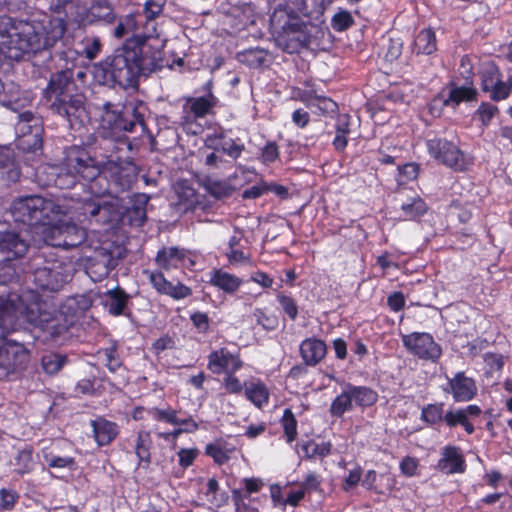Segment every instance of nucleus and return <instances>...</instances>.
Wrapping results in <instances>:
<instances>
[{"label": "nucleus", "mask_w": 512, "mask_h": 512, "mask_svg": "<svg viewBox=\"0 0 512 512\" xmlns=\"http://www.w3.org/2000/svg\"><path fill=\"white\" fill-rule=\"evenodd\" d=\"M10 210L15 221L33 228L35 243L42 241L52 247L68 249L80 245L86 238L85 230L66 221V213L52 199L38 195L19 197L12 202Z\"/></svg>", "instance_id": "1"}, {"label": "nucleus", "mask_w": 512, "mask_h": 512, "mask_svg": "<svg viewBox=\"0 0 512 512\" xmlns=\"http://www.w3.org/2000/svg\"><path fill=\"white\" fill-rule=\"evenodd\" d=\"M66 30L62 18L35 21H15L8 16L0 17V52L6 57L19 60L23 54L53 47Z\"/></svg>", "instance_id": "2"}, {"label": "nucleus", "mask_w": 512, "mask_h": 512, "mask_svg": "<svg viewBox=\"0 0 512 512\" xmlns=\"http://www.w3.org/2000/svg\"><path fill=\"white\" fill-rule=\"evenodd\" d=\"M124 164L125 161L116 153L106 156L105 161L96 162L85 150L73 148L67 153L65 163L61 168H50L51 174L55 175V178L48 180L46 184L49 185L53 181L55 186L61 189H70L75 186L79 178H82L90 182V193L98 197L107 191V187L98 188L107 182L106 176L103 177L102 174H109L111 177L117 176Z\"/></svg>", "instance_id": "3"}, {"label": "nucleus", "mask_w": 512, "mask_h": 512, "mask_svg": "<svg viewBox=\"0 0 512 512\" xmlns=\"http://www.w3.org/2000/svg\"><path fill=\"white\" fill-rule=\"evenodd\" d=\"M144 48L126 44L115 50L113 55L94 66L95 81L102 85L133 86L140 75L153 69V61L143 56Z\"/></svg>", "instance_id": "4"}, {"label": "nucleus", "mask_w": 512, "mask_h": 512, "mask_svg": "<svg viewBox=\"0 0 512 512\" xmlns=\"http://www.w3.org/2000/svg\"><path fill=\"white\" fill-rule=\"evenodd\" d=\"M74 90L72 72L61 71L52 76L47 96L52 101V107L59 115L65 117L72 127H82L90 122V117L84 106L83 96L73 94Z\"/></svg>", "instance_id": "5"}, {"label": "nucleus", "mask_w": 512, "mask_h": 512, "mask_svg": "<svg viewBox=\"0 0 512 512\" xmlns=\"http://www.w3.org/2000/svg\"><path fill=\"white\" fill-rule=\"evenodd\" d=\"M427 149L431 157L456 171H465L473 164V158L469 154L446 139L433 138L428 140Z\"/></svg>", "instance_id": "6"}, {"label": "nucleus", "mask_w": 512, "mask_h": 512, "mask_svg": "<svg viewBox=\"0 0 512 512\" xmlns=\"http://www.w3.org/2000/svg\"><path fill=\"white\" fill-rule=\"evenodd\" d=\"M306 29L307 25L299 18L288 16L282 25V34L277 39L278 45L288 53L298 51L310 42Z\"/></svg>", "instance_id": "7"}, {"label": "nucleus", "mask_w": 512, "mask_h": 512, "mask_svg": "<svg viewBox=\"0 0 512 512\" xmlns=\"http://www.w3.org/2000/svg\"><path fill=\"white\" fill-rule=\"evenodd\" d=\"M406 349L420 359L436 361L442 354L440 346L433 337L424 332H413L402 336Z\"/></svg>", "instance_id": "8"}, {"label": "nucleus", "mask_w": 512, "mask_h": 512, "mask_svg": "<svg viewBox=\"0 0 512 512\" xmlns=\"http://www.w3.org/2000/svg\"><path fill=\"white\" fill-rule=\"evenodd\" d=\"M68 275L63 273L61 263L47 262L44 266L38 267L34 272V280L42 289L52 291L58 290L64 282L67 281Z\"/></svg>", "instance_id": "9"}, {"label": "nucleus", "mask_w": 512, "mask_h": 512, "mask_svg": "<svg viewBox=\"0 0 512 512\" xmlns=\"http://www.w3.org/2000/svg\"><path fill=\"white\" fill-rule=\"evenodd\" d=\"M155 261L165 271L190 268L195 264L194 260L185 250L177 247H165L159 250Z\"/></svg>", "instance_id": "10"}, {"label": "nucleus", "mask_w": 512, "mask_h": 512, "mask_svg": "<svg viewBox=\"0 0 512 512\" xmlns=\"http://www.w3.org/2000/svg\"><path fill=\"white\" fill-rule=\"evenodd\" d=\"M28 361V353L22 344L5 341L0 345V367L9 373Z\"/></svg>", "instance_id": "11"}, {"label": "nucleus", "mask_w": 512, "mask_h": 512, "mask_svg": "<svg viewBox=\"0 0 512 512\" xmlns=\"http://www.w3.org/2000/svg\"><path fill=\"white\" fill-rule=\"evenodd\" d=\"M241 366L240 359L225 348L211 352L208 357V368L215 374L235 373Z\"/></svg>", "instance_id": "12"}, {"label": "nucleus", "mask_w": 512, "mask_h": 512, "mask_svg": "<svg viewBox=\"0 0 512 512\" xmlns=\"http://www.w3.org/2000/svg\"><path fill=\"white\" fill-rule=\"evenodd\" d=\"M16 134L19 137L30 136L32 138V146L39 148L41 146V121L33 113L29 111L22 112L18 115L16 123Z\"/></svg>", "instance_id": "13"}, {"label": "nucleus", "mask_w": 512, "mask_h": 512, "mask_svg": "<svg viewBox=\"0 0 512 512\" xmlns=\"http://www.w3.org/2000/svg\"><path fill=\"white\" fill-rule=\"evenodd\" d=\"M149 280L157 292L170 296L173 299L181 300L191 294V289L189 287L180 282L173 284L172 282L168 281L159 271L150 272Z\"/></svg>", "instance_id": "14"}, {"label": "nucleus", "mask_w": 512, "mask_h": 512, "mask_svg": "<svg viewBox=\"0 0 512 512\" xmlns=\"http://www.w3.org/2000/svg\"><path fill=\"white\" fill-rule=\"evenodd\" d=\"M448 391L456 402H466L476 395L477 387L472 378L465 376L463 372H458L449 380Z\"/></svg>", "instance_id": "15"}, {"label": "nucleus", "mask_w": 512, "mask_h": 512, "mask_svg": "<svg viewBox=\"0 0 512 512\" xmlns=\"http://www.w3.org/2000/svg\"><path fill=\"white\" fill-rule=\"evenodd\" d=\"M103 108H104V112L101 115V127L103 130H109L108 132H103L104 137L105 138L111 137V138L118 139L119 144L125 145L126 142L120 140V136L118 135V133L122 129H124L126 131H132L134 124L131 123L129 125V127L123 126L122 120L120 119L119 115L115 111L111 110L110 103H105L103 105Z\"/></svg>", "instance_id": "16"}, {"label": "nucleus", "mask_w": 512, "mask_h": 512, "mask_svg": "<svg viewBox=\"0 0 512 512\" xmlns=\"http://www.w3.org/2000/svg\"><path fill=\"white\" fill-rule=\"evenodd\" d=\"M437 467L446 474L463 473L465 471V460L457 447L446 446L442 450Z\"/></svg>", "instance_id": "17"}, {"label": "nucleus", "mask_w": 512, "mask_h": 512, "mask_svg": "<svg viewBox=\"0 0 512 512\" xmlns=\"http://www.w3.org/2000/svg\"><path fill=\"white\" fill-rule=\"evenodd\" d=\"M27 248V243L18 234L0 230V250L6 253L8 258L23 256Z\"/></svg>", "instance_id": "18"}, {"label": "nucleus", "mask_w": 512, "mask_h": 512, "mask_svg": "<svg viewBox=\"0 0 512 512\" xmlns=\"http://www.w3.org/2000/svg\"><path fill=\"white\" fill-rule=\"evenodd\" d=\"M300 353L303 361L310 366L319 363L326 355V345L322 340L308 338L302 341Z\"/></svg>", "instance_id": "19"}, {"label": "nucleus", "mask_w": 512, "mask_h": 512, "mask_svg": "<svg viewBox=\"0 0 512 512\" xmlns=\"http://www.w3.org/2000/svg\"><path fill=\"white\" fill-rule=\"evenodd\" d=\"M21 309L14 300L0 298V330L2 333L13 330L16 326Z\"/></svg>", "instance_id": "20"}, {"label": "nucleus", "mask_w": 512, "mask_h": 512, "mask_svg": "<svg viewBox=\"0 0 512 512\" xmlns=\"http://www.w3.org/2000/svg\"><path fill=\"white\" fill-rule=\"evenodd\" d=\"M210 283L227 294H233L238 291L243 281L236 275L218 269L211 273Z\"/></svg>", "instance_id": "21"}, {"label": "nucleus", "mask_w": 512, "mask_h": 512, "mask_svg": "<svg viewBox=\"0 0 512 512\" xmlns=\"http://www.w3.org/2000/svg\"><path fill=\"white\" fill-rule=\"evenodd\" d=\"M245 396L257 408H263L269 403L270 392L260 380H251L245 384Z\"/></svg>", "instance_id": "22"}, {"label": "nucleus", "mask_w": 512, "mask_h": 512, "mask_svg": "<svg viewBox=\"0 0 512 512\" xmlns=\"http://www.w3.org/2000/svg\"><path fill=\"white\" fill-rule=\"evenodd\" d=\"M128 301V295L120 288L107 290L102 296V303L109 313L119 316L123 313Z\"/></svg>", "instance_id": "23"}, {"label": "nucleus", "mask_w": 512, "mask_h": 512, "mask_svg": "<svg viewBox=\"0 0 512 512\" xmlns=\"http://www.w3.org/2000/svg\"><path fill=\"white\" fill-rule=\"evenodd\" d=\"M93 433L100 446L109 444L118 434L117 425L103 418L92 421Z\"/></svg>", "instance_id": "24"}, {"label": "nucleus", "mask_w": 512, "mask_h": 512, "mask_svg": "<svg viewBox=\"0 0 512 512\" xmlns=\"http://www.w3.org/2000/svg\"><path fill=\"white\" fill-rule=\"evenodd\" d=\"M90 22H103L110 24L115 20V13L108 0H97L93 3L88 12Z\"/></svg>", "instance_id": "25"}, {"label": "nucleus", "mask_w": 512, "mask_h": 512, "mask_svg": "<svg viewBox=\"0 0 512 512\" xmlns=\"http://www.w3.org/2000/svg\"><path fill=\"white\" fill-rule=\"evenodd\" d=\"M353 397L349 384H346L343 391L332 401L330 405V414L333 417H342L346 412L353 409Z\"/></svg>", "instance_id": "26"}, {"label": "nucleus", "mask_w": 512, "mask_h": 512, "mask_svg": "<svg viewBox=\"0 0 512 512\" xmlns=\"http://www.w3.org/2000/svg\"><path fill=\"white\" fill-rule=\"evenodd\" d=\"M81 215L95 217L100 215L103 221L112 220L110 215V206L100 200L84 199L81 205Z\"/></svg>", "instance_id": "27"}, {"label": "nucleus", "mask_w": 512, "mask_h": 512, "mask_svg": "<svg viewBox=\"0 0 512 512\" xmlns=\"http://www.w3.org/2000/svg\"><path fill=\"white\" fill-rule=\"evenodd\" d=\"M436 50L435 34L431 29L421 30L413 42V51L417 54H431Z\"/></svg>", "instance_id": "28"}, {"label": "nucleus", "mask_w": 512, "mask_h": 512, "mask_svg": "<svg viewBox=\"0 0 512 512\" xmlns=\"http://www.w3.org/2000/svg\"><path fill=\"white\" fill-rule=\"evenodd\" d=\"M401 211L404 220H413L424 215L427 206L420 197H413L401 205Z\"/></svg>", "instance_id": "29"}, {"label": "nucleus", "mask_w": 512, "mask_h": 512, "mask_svg": "<svg viewBox=\"0 0 512 512\" xmlns=\"http://www.w3.org/2000/svg\"><path fill=\"white\" fill-rule=\"evenodd\" d=\"M354 403L361 407L372 406L377 401V393L364 386L349 384Z\"/></svg>", "instance_id": "30"}, {"label": "nucleus", "mask_w": 512, "mask_h": 512, "mask_svg": "<svg viewBox=\"0 0 512 512\" xmlns=\"http://www.w3.org/2000/svg\"><path fill=\"white\" fill-rule=\"evenodd\" d=\"M475 96V90L471 87H455L450 90L449 96L443 100L446 106L456 107L463 101H470Z\"/></svg>", "instance_id": "31"}, {"label": "nucleus", "mask_w": 512, "mask_h": 512, "mask_svg": "<svg viewBox=\"0 0 512 512\" xmlns=\"http://www.w3.org/2000/svg\"><path fill=\"white\" fill-rule=\"evenodd\" d=\"M331 443L322 441L320 443H317L315 441H308L306 443H303L301 445V449L304 453V455L308 458L319 456V457H326L331 452Z\"/></svg>", "instance_id": "32"}, {"label": "nucleus", "mask_w": 512, "mask_h": 512, "mask_svg": "<svg viewBox=\"0 0 512 512\" xmlns=\"http://www.w3.org/2000/svg\"><path fill=\"white\" fill-rule=\"evenodd\" d=\"M150 445L151 437L147 431H140L137 435V441L135 445V453L139 458L140 463H149L150 461Z\"/></svg>", "instance_id": "33"}, {"label": "nucleus", "mask_w": 512, "mask_h": 512, "mask_svg": "<svg viewBox=\"0 0 512 512\" xmlns=\"http://www.w3.org/2000/svg\"><path fill=\"white\" fill-rule=\"evenodd\" d=\"M215 98L212 95H206L194 98L190 101V109L196 117L205 116L213 107Z\"/></svg>", "instance_id": "34"}, {"label": "nucleus", "mask_w": 512, "mask_h": 512, "mask_svg": "<svg viewBox=\"0 0 512 512\" xmlns=\"http://www.w3.org/2000/svg\"><path fill=\"white\" fill-rule=\"evenodd\" d=\"M499 81H501L499 70L493 64H487L482 71V89L488 92Z\"/></svg>", "instance_id": "35"}, {"label": "nucleus", "mask_w": 512, "mask_h": 512, "mask_svg": "<svg viewBox=\"0 0 512 512\" xmlns=\"http://www.w3.org/2000/svg\"><path fill=\"white\" fill-rule=\"evenodd\" d=\"M108 260L109 257L104 256L101 261L90 263L87 266V274L93 281H100L108 275L110 272V267L107 263Z\"/></svg>", "instance_id": "36"}, {"label": "nucleus", "mask_w": 512, "mask_h": 512, "mask_svg": "<svg viewBox=\"0 0 512 512\" xmlns=\"http://www.w3.org/2000/svg\"><path fill=\"white\" fill-rule=\"evenodd\" d=\"M282 426L288 443L297 437V421L290 409H285L282 417Z\"/></svg>", "instance_id": "37"}, {"label": "nucleus", "mask_w": 512, "mask_h": 512, "mask_svg": "<svg viewBox=\"0 0 512 512\" xmlns=\"http://www.w3.org/2000/svg\"><path fill=\"white\" fill-rule=\"evenodd\" d=\"M301 100L307 103L309 107H317L323 113L333 112L337 107L334 101L321 96H303L301 97Z\"/></svg>", "instance_id": "38"}, {"label": "nucleus", "mask_w": 512, "mask_h": 512, "mask_svg": "<svg viewBox=\"0 0 512 512\" xmlns=\"http://www.w3.org/2000/svg\"><path fill=\"white\" fill-rule=\"evenodd\" d=\"M64 363L65 357L60 354L48 353L42 357V368L48 374L57 373Z\"/></svg>", "instance_id": "39"}, {"label": "nucleus", "mask_w": 512, "mask_h": 512, "mask_svg": "<svg viewBox=\"0 0 512 512\" xmlns=\"http://www.w3.org/2000/svg\"><path fill=\"white\" fill-rule=\"evenodd\" d=\"M444 416L443 404H429L421 412L422 419L430 424L442 421Z\"/></svg>", "instance_id": "40"}, {"label": "nucleus", "mask_w": 512, "mask_h": 512, "mask_svg": "<svg viewBox=\"0 0 512 512\" xmlns=\"http://www.w3.org/2000/svg\"><path fill=\"white\" fill-rule=\"evenodd\" d=\"M207 144L208 146L213 147L215 150L224 151L233 158L239 157L243 150V145L235 144L232 140L225 141L221 144H216L210 135H207Z\"/></svg>", "instance_id": "41"}, {"label": "nucleus", "mask_w": 512, "mask_h": 512, "mask_svg": "<svg viewBox=\"0 0 512 512\" xmlns=\"http://www.w3.org/2000/svg\"><path fill=\"white\" fill-rule=\"evenodd\" d=\"M148 415L154 420L163 421L172 425L180 423V419L173 409L151 408L148 409Z\"/></svg>", "instance_id": "42"}, {"label": "nucleus", "mask_w": 512, "mask_h": 512, "mask_svg": "<svg viewBox=\"0 0 512 512\" xmlns=\"http://www.w3.org/2000/svg\"><path fill=\"white\" fill-rule=\"evenodd\" d=\"M419 173V167L415 163H406L398 168V175L396 180L399 185H405L410 181L417 178Z\"/></svg>", "instance_id": "43"}, {"label": "nucleus", "mask_w": 512, "mask_h": 512, "mask_svg": "<svg viewBox=\"0 0 512 512\" xmlns=\"http://www.w3.org/2000/svg\"><path fill=\"white\" fill-rule=\"evenodd\" d=\"M332 27L336 31H344L354 23L351 13L344 9H339L331 20Z\"/></svg>", "instance_id": "44"}, {"label": "nucleus", "mask_w": 512, "mask_h": 512, "mask_svg": "<svg viewBox=\"0 0 512 512\" xmlns=\"http://www.w3.org/2000/svg\"><path fill=\"white\" fill-rule=\"evenodd\" d=\"M15 468L19 474L29 472L33 468V458L30 450H21L15 458Z\"/></svg>", "instance_id": "45"}, {"label": "nucleus", "mask_w": 512, "mask_h": 512, "mask_svg": "<svg viewBox=\"0 0 512 512\" xmlns=\"http://www.w3.org/2000/svg\"><path fill=\"white\" fill-rule=\"evenodd\" d=\"M512 89V82L510 80L504 82L499 81L497 85H495L494 88H492L490 91H488L489 96L494 101H500L506 99Z\"/></svg>", "instance_id": "46"}, {"label": "nucleus", "mask_w": 512, "mask_h": 512, "mask_svg": "<svg viewBox=\"0 0 512 512\" xmlns=\"http://www.w3.org/2000/svg\"><path fill=\"white\" fill-rule=\"evenodd\" d=\"M46 463L53 468H69L72 469L75 465L73 458L56 456L51 453L44 452Z\"/></svg>", "instance_id": "47"}, {"label": "nucleus", "mask_w": 512, "mask_h": 512, "mask_svg": "<svg viewBox=\"0 0 512 512\" xmlns=\"http://www.w3.org/2000/svg\"><path fill=\"white\" fill-rule=\"evenodd\" d=\"M83 45V53L85 56L92 60L97 57V55L101 51V42L96 37H87L82 42Z\"/></svg>", "instance_id": "48"}, {"label": "nucleus", "mask_w": 512, "mask_h": 512, "mask_svg": "<svg viewBox=\"0 0 512 512\" xmlns=\"http://www.w3.org/2000/svg\"><path fill=\"white\" fill-rule=\"evenodd\" d=\"M498 112V108L490 103H483L479 106L476 114L484 126H488L493 117Z\"/></svg>", "instance_id": "49"}, {"label": "nucleus", "mask_w": 512, "mask_h": 512, "mask_svg": "<svg viewBox=\"0 0 512 512\" xmlns=\"http://www.w3.org/2000/svg\"><path fill=\"white\" fill-rule=\"evenodd\" d=\"M190 320L199 333H207L210 328V320L206 313L195 312L191 315Z\"/></svg>", "instance_id": "50"}, {"label": "nucleus", "mask_w": 512, "mask_h": 512, "mask_svg": "<svg viewBox=\"0 0 512 512\" xmlns=\"http://www.w3.org/2000/svg\"><path fill=\"white\" fill-rule=\"evenodd\" d=\"M397 481L393 474L383 473L379 475V487L376 489V493L385 494L391 492L396 487Z\"/></svg>", "instance_id": "51"}, {"label": "nucleus", "mask_w": 512, "mask_h": 512, "mask_svg": "<svg viewBox=\"0 0 512 512\" xmlns=\"http://www.w3.org/2000/svg\"><path fill=\"white\" fill-rule=\"evenodd\" d=\"M165 0H148L146 1L144 5V12L146 15V18L151 20L155 17L159 16L162 11L163 7L165 5Z\"/></svg>", "instance_id": "52"}, {"label": "nucleus", "mask_w": 512, "mask_h": 512, "mask_svg": "<svg viewBox=\"0 0 512 512\" xmlns=\"http://www.w3.org/2000/svg\"><path fill=\"white\" fill-rule=\"evenodd\" d=\"M208 190L216 198H223L230 195L232 188L227 182L211 181L208 184Z\"/></svg>", "instance_id": "53"}, {"label": "nucleus", "mask_w": 512, "mask_h": 512, "mask_svg": "<svg viewBox=\"0 0 512 512\" xmlns=\"http://www.w3.org/2000/svg\"><path fill=\"white\" fill-rule=\"evenodd\" d=\"M418 465L417 459L407 456L400 462V470L405 476L413 477L417 474Z\"/></svg>", "instance_id": "54"}, {"label": "nucleus", "mask_w": 512, "mask_h": 512, "mask_svg": "<svg viewBox=\"0 0 512 512\" xmlns=\"http://www.w3.org/2000/svg\"><path fill=\"white\" fill-rule=\"evenodd\" d=\"M223 385L228 393L238 394L243 390L241 381L231 372L227 373Z\"/></svg>", "instance_id": "55"}, {"label": "nucleus", "mask_w": 512, "mask_h": 512, "mask_svg": "<svg viewBox=\"0 0 512 512\" xmlns=\"http://www.w3.org/2000/svg\"><path fill=\"white\" fill-rule=\"evenodd\" d=\"M278 301L281 305V308L284 310V312L291 318L295 319L298 314L297 306L294 302V300L286 295H280L278 296Z\"/></svg>", "instance_id": "56"}, {"label": "nucleus", "mask_w": 512, "mask_h": 512, "mask_svg": "<svg viewBox=\"0 0 512 512\" xmlns=\"http://www.w3.org/2000/svg\"><path fill=\"white\" fill-rule=\"evenodd\" d=\"M279 157V150L275 143L269 142L262 149L261 160L265 164L274 162Z\"/></svg>", "instance_id": "57"}, {"label": "nucleus", "mask_w": 512, "mask_h": 512, "mask_svg": "<svg viewBox=\"0 0 512 512\" xmlns=\"http://www.w3.org/2000/svg\"><path fill=\"white\" fill-rule=\"evenodd\" d=\"M17 494L11 490L2 489L0 491V506L5 510H10L16 503Z\"/></svg>", "instance_id": "58"}, {"label": "nucleus", "mask_w": 512, "mask_h": 512, "mask_svg": "<svg viewBox=\"0 0 512 512\" xmlns=\"http://www.w3.org/2000/svg\"><path fill=\"white\" fill-rule=\"evenodd\" d=\"M466 416L462 409H458L455 411H449L445 414L444 420L448 426L453 427L458 424H462L465 422Z\"/></svg>", "instance_id": "59"}, {"label": "nucleus", "mask_w": 512, "mask_h": 512, "mask_svg": "<svg viewBox=\"0 0 512 512\" xmlns=\"http://www.w3.org/2000/svg\"><path fill=\"white\" fill-rule=\"evenodd\" d=\"M197 456V450L195 449H181L178 452L179 464L183 468L190 466Z\"/></svg>", "instance_id": "60"}, {"label": "nucleus", "mask_w": 512, "mask_h": 512, "mask_svg": "<svg viewBox=\"0 0 512 512\" xmlns=\"http://www.w3.org/2000/svg\"><path fill=\"white\" fill-rule=\"evenodd\" d=\"M362 486L376 492V489L379 487V475L374 470L367 471L362 480Z\"/></svg>", "instance_id": "61"}, {"label": "nucleus", "mask_w": 512, "mask_h": 512, "mask_svg": "<svg viewBox=\"0 0 512 512\" xmlns=\"http://www.w3.org/2000/svg\"><path fill=\"white\" fill-rule=\"evenodd\" d=\"M361 479V469L355 468L349 471L348 476L345 478L344 489L349 490L355 487Z\"/></svg>", "instance_id": "62"}, {"label": "nucleus", "mask_w": 512, "mask_h": 512, "mask_svg": "<svg viewBox=\"0 0 512 512\" xmlns=\"http://www.w3.org/2000/svg\"><path fill=\"white\" fill-rule=\"evenodd\" d=\"M292 121L296 126L303 128L309 122V114L303 109H297L292 114Z\"/></svg>", "instance_id": "63"}, {"label": "nucleus", "mask_w": 512, "mask_h": 512, "mask_svg": "<svg viewBox=\"0 0 512 512\" xmlns=\"http://www.w3.org/2000/svg\"><path fill=\"white\" fill-rule=\"evenodd\" d=\"M321 484L320 476L316 473H308L303 483L304 489L306 490H318Z\"/></svg>", "instance_id": "64"}]
</instances>
